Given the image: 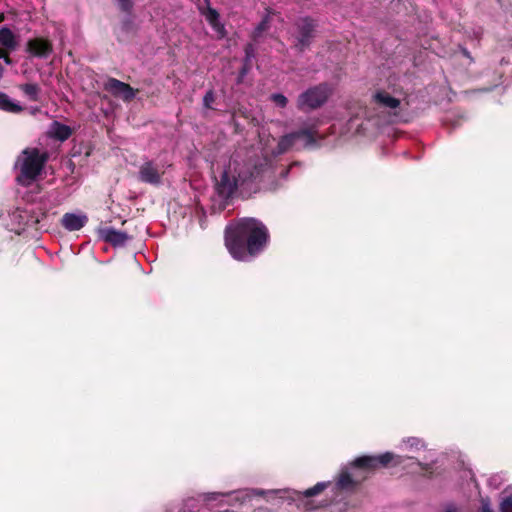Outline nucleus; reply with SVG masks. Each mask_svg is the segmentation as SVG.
Listing matches in <instances>:
<instances>
[{"instance_id": "f257e3e1", "label": "nucleus", "mask_w": 512, "mask_h": 512, "mask_svg": "<svg viewBox=\"0 0 512 512\" xmlns=\"http://www.w3.org/2000/svg\"><path fill=\"white\" fill-rule=\"evenodd\" d=\"M312 138L307 131H300L283 136L275 147V138L268 139L262 147L263 161L258 165L251 163H241L237 159L229 161L224 167L219 179L216 180L218 193L223 197L231 196L238 186L245 184L248 180L256 178L262 171L263 166L267 165L269 158L286 152L299 139L306 141Z\"/></svg>"}, {"instance_id": "aec40b11", "label": "nucleus", "mask_w": 512, "mask_h": 512, "mask_svg": "<svg viewBox=\"0 0 512 512\" xmlns=\"http://www.w3.org/2000/svg\"><path fill=\"white\" fill-rule=\"evenodd\" d=\"M271 99L279 107H285L287 104V98L282 94H273Z\"/></svg>"}, {"instance_id": "7ed1b4c3", "label": "nucleus", "mask_w": 512, "mask_h": 512, "mask_svg": "<svg viewBox=\"0 0 512 512\" xmlns=\"http://www.w3.org/2000/svg\"><path fill=\"white\" fill-rule=\"evenodd\" d=\"M393 459L394 455L388 452L379 456L360 457L354 461L351 472L343 471L340 474L337 487L349 490L366 477V471L378 466H387Z\"/></svg>"}, {"instance_id": "412c9836", "label": "nucleus", "mask_w": 512, "mask_h": 512, "mask_svg": "<svg viewBox=\"0 0 512 512\" xmlns=\"http://www.w3.org/2000/svg\"><path fill=\"white\" fill-rule=\"evenodd\" d=\"M203 102L205 107L211 108L214 102V93L212 91H208L204 96Z\"/></svg>"}, {"instance_id": "dca6fc26", "label": "nucleus", "mask_w": 512, "mask_h": 512, "mask_svg": "<svg viewBox=\"0 0 512 512\" xmlns=\"http://www.w3.org/2000/svg\"><path fill=\"white\" fill-rule=\"evenodd\" d=\"M0 45L8 49H14L16 47L15 35L9 28H0Z\"/></svg>"}, {"instance_id": "a878e982", "label": "nucleus", "mask_w": 512, "mask_h": 512, "mask_svg": "<svg viewBox=\"0 0 512 512\" xmlns=\"http://www.w3.org/2000/svg\"><path fill=\"white\" fill-rule=\"evenodd\" d=\"M4 61L7 63V64H11V59L9 58V56L6 54L4 55L3 57Z\"/></svg>"}, {"instance_id": "4be33fe9", "label": "nucleus", "mask_w": 512, "mask_h": 512, "mask_svg": "<svg viewBox=\"0 0 512 512\" xmlns=\"http://www.w3.org/2000/svg\"><path fill=\"white\" fill-rule=\"evenodd\" d=\"M118 5L123 11H129L132 8L133 0H117Z\"/></svg>"}, {"instance_id": "bb28decb", "label": "nucleus", "mask_w": 512, "mask_h": 512, "mask_svg": "<svg viewBox=\"0 0 512 512\" xmlns=\"http://www.w3.org/2000/svg\"><path fill=\"white\" fill-rule=\"evenodd\" d=\"M251 51H252V46H251V45H249V46L247 47V49H246L247 57H249V56H250V52H251Z\"/></svg>"}, {"instance_id": "0eeeda50", "label": "nucleus", "mask_w": 512, "mask_h": 512, "mask_svg": "<svg viewBox=\"0 0 512 512\" xmlns=\"http://www.w3.org/2000/svg\"><path fill=\"white\" fill-rule=\"evenodd\" d=\"M105 88L113 95L121 97L125 101L133 99L136 95L132 87L117 79H109L105 84Z\"/></svg>"}, {"instance_id": "6e6552de", "label": "nucleus", "mask_w": 512, "mask_h": 512, "mask_svg": "<svg viewBox=\"0 0 512 512\" xmlns=\"http://www.w3.org/2000/svg\"><path fill=\"white\" fill-rule=\"evenodd\" d=\"M27 50L33 56L47 57L52 51V45L48 40L35 38L28 41Z\"/></svg>"}, {"instance_id": "393cba45", "label": "nucleus", "mask_w": 512, "mask_h": 512, "mask_svg": "<svg viewBox=\"0 0 512 512\" xmlns=\"http://www.w3.org/2000/svg\"><path fill=\"white\" fill-rule=\"evenodd\" d=\"M444 512H458V510L454 506L449 505L446 507Z\"/></svg>"}, {"instance_id": "f03ea898", "label": "nucleus", "mask_w": 512, "mask_h": 512, "mask_svg": "<svg viewBox=\"0 0 512 512\" xmlns=\"http://www.w3.org/2000/svg\"><path fill=\"white\" fill-rule=\"evenodd\" d=\"M268 231L254 218H245L226 228L225 245L231 256L240 261H248L266 245Z\"/></svg>"}, {"instance_id": "20e7f679", "label": "nucleus", "mask_w": 512, "mask_h": 512, "mask_svg": "<svg viewBox=\"0 0 512 512\" xmlns=\"http://www.w3.org/2000/svg\"><path fill=\"white\" fill-rule=\"evenodd\" d=\"M46 160V154L36 148L23 150L15 164L17 182L23 186L33 184L40 176Z\"/></svg>"}, {"instance_id": "9b49d317", "label": "nucleus", "mask_w": 512, "mask_h": 512, "mask_svg": "<svg viewBox=\"0 0 512 512\" xmlns=\"http://www.w3.org/2000/svg\"><path fill=\"white\" fill-rule=\"evenodd\" d=\"M99 233L103 240L112 243L113 245H123L127 240V235L125 233L119 232L113 228H103Z\"/></svg>"}, {"instance_id": "cd10ccee", "label": "nucleus", "mask_w": 512, "mask_h": 512, "mask_svg": "<svg viewBox=\"0 0 512 512\" xmlns=\"http://www.w3.org/2000/svg\"><path fill=\"white\" fill-rule=\"evenodd\" d=\"M4 55H6V53L3 50L0 49V58H3Z\"/></svg>"}, {"instance_id": "ddd939ff", "label": "nucleus", "mask_w": 512, "mask_h": 512, "mask_svg": "<svg viewBox=\"0 0 512 512\" xmlns=\"http://www.w3.org/2000/svg\"><path fill=\"white\" fill-rule=\"evenodd\" d=\"M204 16L208 23L213 28V30L217 33V35L223 37L225 34V29L224 26L219 21V14L217 13V11L212 8H208L204 12Z\"/></svg>"}, {"instance_id": "1a4fd4ad", "label": "nucleus", "mask_w": 512, "mask_h": 512, "mask_svg": "<svg viewBox=\"0 0 512 512\" xmlns=\"http://www.w3.org/2000/svg\"><path fill=\"white\" fill-rule=\"evenodd\" d=\"M297 27L299 30V35L297 36V39H298L297 45L300 47H303L308 43V41L312 35L313 29H314V23L309 18H303V19L299 20Z\"/></svg>"}, {"instance_id": "4468645a", "label": "nucleus", "mask_w": 512, "mask_h": 512, "mask_svg": "<svg viewBox=\"0 0 512 512\" xmlns=\"http://www.w3.org/2000/svg\"><path fill=\"white\" fill-rule=\"evenodd\" d=\"M326 486H327V483L321 482V483L316 484L313 488H310V489L306 490L305 492H303V495H302L303 499H302L301 505H303V508L305 510H312L315 508L308 502V499L314 495H317L321 491H323L326 488Z\"/></svg>"}, {"instance_id": "2eb2a0df", "label": "nucleus", "mask_w": 512, "mask_h": 512, "mask_svg": "<svg viewBox=\"0 0 512 512\" xmlns=\"http://www.w3.org/2000/svg\"><path fill=\"white\" fill-rule=\"evenodd\" d=\"M0 109L11 113H19L22 111L20 104L4 93H0Z\"/></svg>"}, {"instance_id": "f3484780", "label": "nucleus", "mask_w": 512, "mask_h": 512, "mask_svg": "<svg viewBox=\"0 0 512 512\" xmlns=\"http://www.w3.org/2000/svg\"><path fill=\"white\" fill-rule=\"evenodd\" d=\"M374 99L378 104L388 108H396L400 103L398 99L390 96L386 92H377Z\"/></svg>"}, {"instance_id": "423d86ee", "label": "nucleus", "mask_w": 512, "mask_h": 512, "mask_svg": "<svg viewBox=\"0 0 512 512\" xmlns=\"http://www.w3.org/2000/svg\"><path fill=\"white\" fill-rule=\"evenodd\" d=\"M165 173V166L154 161L144 162L138 172V177L141 182L151 185H159L161 178Z\"/></svg>"}, {"instance_id": "f8f14e48", "label": "nucleus", "mask_w": 512, "mask_h": 512, "mask_svg": "<svg viewBox=\"0 0 512 512\" xmlns=\"http://www.w3.org/2000/svg\"><path fill=\"white\" fill-rule=\"evenodd\" d=\"M72 130L69 126L61 124L59 122H53L48 130L50 137L60 141H65L70 137Z\"/></svg>"}, {"instance_id": "b1692460", "label": "nucleus", "mask_w": 512, "mask_h": 512, "mask_svg": "<svg viewBox=\"0 0 512 512\" xmlns=\"http://www.w3.org/2000/svg\"><path fill=\"white\" fill-rule=\"evenodd\" d=\"M481 512H493L488 500H482Z\"/></svg>"}, {"instance_id": "a211bd4d", "label": "nucleus", "mask_w": 512, "mask_h": 512, "mask_svg": "<svg viewBox=\"0 0 512 512\" xmlns=\"http://www.w3.org/2000/svg\"><path fill=\"white\" fill-rule=\"evenodd\" d=\"M23 91L26 95L30 97L32 100H37L38 95V86L35 84H26L23 86Z\"/></svg>"}, {"instance_id": "5701e85b", "label": "nucleus", "mask_w": 512, "mask_h": 512, "mask_svg": "<svg viewBox=\"0 0 512 512\" xmlns=\"http://www.w3.org/2000/svg\"><path fill=\"white\" fill-rule=\"evenodd\" d=\"M268 23V18L264 19L261 24L256 28L255 30V37H258L260 36V34L262 33V31H264L266 29V25Z\"/></svg>"}, {"instance_id": "6ab92c4d", "label": "nucleus", "mask_w": 512, "mask_h": 512, "mask_svg": "<svg viewBox=\"0 0 512 512\" xmlns=\"http://www.w3.org/2000/svg\"><path fill=\"white\" fill-rule=\"evenodd\" d=\"M501 512H512V495L505 497L500 505Z\"/></svg>"}, {"instance_id": "39448f33", "label": "nucleus", "mask_w": 512, "mask_h": 512, "mask_svg": "<svg viewBox=\"0 0 512 512\" xmlns=\"http://www.w3.org/2000/svg\"><path fill=\"white\" fill-rule=\"evenodd\" d=\"M332 90L326 84H321L303 92L298 99L300 109H315L324 104L331 95Z\"/></svg>"}, {"instance_id": "9d476101", "label": "nucleus", "mask_w": 512, "mask_h": 512, "mask_svg": "<svg viewBox=\"0 0 512 512\" xmlns=\"http://www.w3.org/2000/svg\"><path fill=\"white\" fill-rule=\"evenodd\" d=\"M87 222L84 214L66 213L62 218V225L69 231L81 229Z\"/></svg>"}]
</instances>
